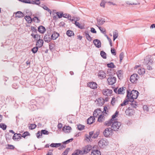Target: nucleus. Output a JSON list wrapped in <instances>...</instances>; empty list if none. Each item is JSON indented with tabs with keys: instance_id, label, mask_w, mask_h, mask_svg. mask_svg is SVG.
Instances as JSON below:
<instances>
[{
	"instance_id": "nucleus-16",
	"label": "nucleus",
	"mask_w": 155,
	"mask_h": 155,
	"mask_svg": "<svg viewBox=\"0 0 155 155\" xmlns=\"http://www.w3.org/2000/svg\"><path fill=\"white\" fill-rule=\"evenodd\" d=\"M93 42L97 47L99 48L101 47V43L99 40L98 39H95L93 41Z\"/></svg>"
},
{
	"instance_id": "nucleus-29",
	"label": "nucleus",
	"mask_w": 155,
	"mask_h": 155,
	"mask_svg": "<svg viewBox=\"0 0 155 155\" xmlns=\"http://www.w3.org/2000/svg\"><path fill=\"white\" fill-rule=\"evenodd\" d=\"M85 35L87 39L89 41H91L92 40V38L91 37L87 31L85 32Z\"/></svg>"
},
{
	"instance_id": "nucleus-28",
	"label": "nucleus",
	"mask_w": 155,
	"mask_h": 155,
	"mask_svg": "<svg viewBox=\"0 0 155 155\" xmlns=\"http://www.w3.org/2000/svg\"><path fill=\"white\" fill-rule=\"evenodd\" d=\"M16 17L18 18H21L24 16V15L23 13L20 11L17 12L15 14Z\"/></svg>"
},
{
	"instance_id": "nucleus-15",
	"label": "nucleus",
	"mask_w": 155,
	"mask_h": 155,
	"mask_svg": "<svg viewBox=\"0 0 155 155\" xmlns=\"http://www.w3.org/2000/svg\"><path fill=\"white\" fill-rule=\"evenodd\" d=\"M91 155H101L100 151L97 150H92L91 153Z\"/></svg>"
},
{
	"instance_id": "nucleus-26",
	"label": "nucleus",
	"mask_w": 155,
	"mask_h": 155,
	"mask_svg": "<svg viewBox=\"0 0 155 155\" xmlns=\"http://www.w3.org/2000/svg\"><path fill=\"white\" fill-rule=\"evenodd\" d=\"M117 76L119 79L122 78L123 75V71L122 70H120L118 71L117 73Z\"/></svg>"
},
{
	"instance_id": "nucleus-23",
	"label": "nucleus",
	"mask_w": 155,
	"mask_h": 155,
	"mask_svg": "<svg viewBox=\"0 0 155 155\" xmlns=\"http://www.w3.org/2000/svg\"><path fill=\"white\" fill-rule=\"evenodd\" d=\"M137 72L139 74L143 75L145 73V69L144 68H140L138 69Z\"/></svg>"
},
{
	"instance_id": "nucleus-2",
	"label": "nucleus",
	"mask_w": 155,
	"mask_h": 155,
	"mask_svg": "<svg viewBox=\"0 0 155 155\" xmlns=\"http://www.w3.org/2000/svg\"><path fill=\"white\" fill-rule=\"evenodd\" d=\"M139 92L137 91L133 90L130 92L128 91H127V97L129 101L131 102H133L134 99L137 98Z\"/></svg>"
},
{
	"instance_id": "nucleus-40",
	"label": "nucleus",
	"mask_w": 155,
	"mask_h": 155,
	"mask_svg": "<svg viewBox=\"0 0 155 155\" xmlns=\"http://www.w3.org/2000/svg\"><path fill=\"white\" fill-rule=\"evenodd\" d=\"M85 140L87 142L91 141L92 140L91 138L88 134L85 135Z\"/></svg>"
},
{
	"instance_id": "nucleus-32",
	"label": "nucleus",
	"mask_w": 155,
	"mask_h": 155,
	"mask_svg": "<svg viewBox=\"0 0 155 155\" xmlns=\"http://www.w3.org/2000/svg\"><path fill=\"white\" fill-rule=\"evenodd\" d=\"M105 21L104 20H102L100 19H97V22L98 25H103L105 22Z\"/></svg>"
},
{
	"instance_id": "nucleus-33",
	"label": "nucleus",
	"mask_w": 155,
	"mask_h": 155,
	"mask_svg": "<svg viewBox=\"0 0 155 155\" xmlns=\"http://www.w3.org/2000/svg\"><path fill=\"white\" fill-rule=\"evenodd\" d=\"M25 18L28 23H31V22L32 19L29 16H26L25 17Z\"/></svg>"
},
{
	"instance_id": "nucleus-55",
	"label": "nucleus",
	"mask_w": 155,
	"mask_h": 155,
	"mask_svg": "<svg viewBox=\"0 0 155 155\" xmlns=\"http://www.w3.org/2000/svg\"><path fill=\"white\" fill-rule=\"evenodd\" d=\"M34 38L36 40H38L40 39V36L38 34H35V36Z\"/></svg>"
},
{
	"instance_id": "nucleus-19",
	"label": "nucleus",
	"mask_w": 155,
	"mask_h": 155,
	"mask_svg": "<svg viewBox=\"0 0 155 155\" xmlns=\"http://www.w3.org/2000/svg\"><path fill=\"white\" fill-rule=\"evenodd\" d=\"M21 135L20 134H14L13 137V139L15 140H18L19 139H20L21 137Z\"/></svg>"
},
{
	"instance_id": "nucleus-41",
	"label": "nucleus",
	"mask_w": 155,
	"mask_h": 155,
	"mask_svg": "<svg viewBox=\"0 0 155 155\" xmlns=\"http://www.w3.org/2000/svg\"><path fill=\"white\" fill-rule=\"evenodd\" d=\"M118 35L117 31L114 32L113 33V40L114 41L117 38Z\"/></svg>"
},
{
	"instance_id": "nucleus-51",
	"label": "nucleus",
	"mask_w": 155,
	"mask_h": 155,
	"mask_svg": "<svg viewBox=\"0 0 155 155\" xmlns=\"http://www.w3.org/2000/svg\"><path fill=\"white\" fill-rule=\"evenodd\" d=\"M32 20L36 23H38L40 22L39 19L36 17H35L33 18Z\"/></svg>"
},
{
	"instance_id": "nucleus-58",
	"label": "nucleus",
	"mask_w": 155,
	"mask_h": 155,
	"mask_svg": "<svg viewBox=\"0 0 155 155\" xmlns=\"http://www.w3.org/2000/svg\"><path fill=\"white\" fill-rule=\"evenodd\" d=\"M63 16L64 18H71V16L70 15H68L67 14H64L63 15Z\"/></svg>"
},
{
	"instance_id": "nucleus-34",
	"label": "nucleus",
	"mask_w": 155,
	"mask_h": 155,
	"mask_svg": "<svg viewBox=\"0 0 155 155\" xmlns=\"http://www.w3.org/2000/svg\"><path fill=\"white\" fill-rule=\"evenodd\" d=\"M51 39L50 38V37L48 35L45 36L44 38V41L48 42L50 41Z\"/></svg>"
},
{
	"instance_id": "nucleus-43",
	"label": "nucleus",
	"mask_w": 155,
	"mask_h": 155,
	"mask_svg": "<svg viewBox=\"0 0 155 155\" xmlns=\"http://www.w3.org/2000/svg\"><path fill=\"white\" fill-rule=\"evenodd\" d=\"M101 55L105 59L106 58V53L103 51H101Z\"/></svg>"
},
{
	"instance_id": "nucleus-27",
	"label": "nucleus",
	"mask_w": 155,
	"mask_h": 155,
	"mask_svg": "<svg viewBox=\"0 0 155 155\" xmlns=\"http://www.w3.org/2000/svg\"><path fill=\"white\" fill-rule=\"evenodd\" d=\"M59 36V33L57 32H54L52 35L51 37L52 39L55 40L58 38Z\"/></svg>"
},
{
	"instance_id": "nucleus-14",
	"label": "nucleus",
	"mask_w": 155,
	"mask_h": 155,
	"mask_svg": "<svg viewBox=\"0 0 155 155\" xmlns=\"http://www.w3.org/2000/svg\"><path fill=\"white\" fill-rule=\"evenodd\" d=\"M98 76L101 79H102L106 77V74L103 71H101L98 73Z\"/></svg>"
},
{
	"instance_id": "nucleus-3",
	"label": "nucleus",
	"mask_w": 155,
	"mask_h": 155,
	"mask_svg": "<svg viewBox=\"0 0 155 155\" xmlns=\"http://www.w3.org/2000/svg\"><path fill=\"white\" fill-rule=\"evenodd\" d=\"M112 130L111 128H107L104 131L103 134L107 137H110L112 135Z\"/></svg>"
},
{
	"instance_id": "nucleus-24",
	"label": "nucleus",
	"mask_w": 155,
	"mask_h": 155,
	"mask_svg": "<svg viewBox=\"0 0 155 155\" xmlns=\"http://www.w3.org/2000/svg\"><path fill=\"white\" fill-rule=\"evenodd\" d=\"M104 113L100 116L98 118L97 121L99 122H102L104 121L105 117L104 116Z\"/></svg>"
},
{
	"instance_id": "nucleus-64",
	"label": "nucleus",
	"mask_w": 155,
	"mask_h": 155,
	"mask_svg": "<svg viewBox=\"0 0 155 155\" xmlns=\"http://www.w3.org/2000/svg\"><path fill=\"white\" fill-rule=\"evenodd\" d=\"M91 32L94 33H96V31L95 30V29L93 28H91Z\"/></svg>"
},
{
	"instance_id": "nucleus-60",
	"label": "nucleus",
	"mask_w": 155,
	"mask_h": 155,
	"mask_svg": "<svg viewBox=\"0 0 155 155\" xmlns=\"http://www.w3.org/2000/svg\"><path fill=\"white\" fill-rule=\"evenodd\" d=\"M100 5L101 6L104 8L105 5V2L103 0L102 1Z\"/></svg>"
},
{
	"instance_id": "nucleus-10",
	"label": "nucleus",
	"mask_w": 155,
	"mask_h": 155,
	"mask_svg": "<svg viewBox=\"0 0 155 155\" xmlns=\"http://www.w3.org/2000/svg\"><path fill=\"white\" fill-rule=\"evenodd\" d=\"M97 105L98 106H101L104 103V100L102 97L99 98L95 101Z\"/></svg>"
},
{
	"instance_id": "nucleus-6",
	"label": "nucleus",
	"mask_w": 155,
	"mask_h": 155,
	"mask_svg": "<svg viewBox=\"0 0 155 155\" xmlns=\"http://www.w3.org/2000/svg\"><path fill=\"white\" fill-rule=\"evenodd\" d=\"M116 81V78L113 76H110L107 79V81L110 85L113 84L115 83Z\"/></svg>"
},
{
	"instance_id": "nucleus-17",
	"label": "nucleus",
	"mask_w": 155,
	"mask_h": 155,
	"mask_svg": "<svg viewBox=\"0 0 155 155\" xmlns=\"http://www.w3.org/2000/svg\"><path fill=\"white\" fill-rule=\"evenodd\" d=\"M95 120L94 117H90L87 120V123L88 124H91L94 122Z\"/></svg>"
},
{
	"instance_id": "nucleus-59",
	"label": "nucleus",
	"mask_w": 155,
	"mask_h": 155,
	"mask_svg": "<svg viewBox=\"0 0 155 155\" xmlns=\"http://www.w3.org/2000/svg\"><path fill=\"white\" fill-rule=\"evenodd\" d=\"M111 53L112 54L114 55H116V52L115 51V50L114 48H111Z\"/></svg>"
},
{
	"instance_id": "nucleus-1",
	"label": "nucleus",
	"mask_w": 155,
	"mask_h": 155,
	"mask_svg": "<svg viewBox=\"0 0 155 155\" xmlns=\"http://www.w3.org/2000/svg\"><path fill=\"white\" fill-rule=\"evenodd\" d=\"M143 63L147 70H151L153 69V61L151 56H146L144 59Z\"/></svg>"
},
{
	"instance_id": "nucleus-50",
	"label": "nucleus",
	"mask_w": 155,
	"mask_h": 155,
	"mask_svg": "<svg viewBox=\"0 0 155 155\" xmlns=\"http://www.w3.org/2000/svg\"><path fill=\"white\" fill-rule=\"evenodd\" d=\"M120 61L121 62L124 57V54L123 52H121L119 55Z\"/></svg>"
},
{
	"instance_id": "nucleus-31",
	"label": "nucleus",
	"mask_w": 155,
	"mask_h": 155,
	"mask_svg": "<svg viewBox=\"0 0 155 155\" xmlns=\"http://www.w3.org/2000/svg\"><path fill=\"white\" fill-rule=\"evenodd\" d=\"M61 145V144L60 143H52L51 144L50 146L51 147H57Z\"/></svg>"
},
{
	"instance_id": "nucleus-48",
	"label": "nucleus",
	"mask_w": 155,
	"mask_h": 155,
	"mask_svg": "<svg viewBox=\"0 0 155 155\" xmlns=\"http://www.w3.org/2000/svg\"><path fill=\"white\" fill-rule=\"evenodd\" d=\"M107 66L108 68H114L115 67V66L113 63L111 62L110 64H107Z\"/></svg>"
},
{
	"instance_id": "nucleus-42",
	"label": "nucleus",
	"mask_w": 155,
	"mask_h": 155,
	"mask_svg": "<svg viewBox=\"0 0 155 155\" xmlns=\"http://www.w3.org/2000/svg\"><path fill=\"white\" fill-rule=\"evenodd\" d=\"M85 126L84 125L79 124L78 125V130H84V128Z\"/></svg>"
},
{
	"instance_id": "nucleus-4",
	"label": "nucleus",
	"mask_w": 155,
	"mask_h": 155,
	"mask_svg": "<svg viewBox=\"0 0 155 155\" xmlns=\"http://www.w3.org/2000/svg\"><path fill=\"white\" fill-rule=\"evenodd\" d=\"M108 142L106 140L101 139L98 142V145L101 148H104L108 144Z\"/></svg>"
},
{
	"instance_id": "nucleus-37",
	"label": "nucleus",
	"mask_w": 155,
	"mask_h": 155,
	"mask_svg": "<svg viewBox=\"0 0 155 155\" xmlns=\"http://www.w3.org/2000/svg\"><path fill=\"white\" fill-rule=\"evenodd\" d=\"M66 34L69 36H71L74 35L73 31L71 30H68Z\"/></svg>"
},
{
	"instance_id": "nucleus-53",
	"label": "nucleus",
	"mask_w": 155,
	"mask_h": 155,
	"mask_svg": "<svg viewBox=\"0 0 155 155\" xmlns=\"http://www.w3.org/2000/svg\"><path fill=\"white\" fill-rule=\"evenodd\" d=\"M59 18H61L63 16V13L62 12H57L56 13Z\"/></svg>"
},
{
	"instance_id": "nucleus-11",
	"label": "nucleus",
	"mask_w": 155,
	"mask_h": 155,
	"mask_svg": "<svg viewBox=\"0 0 155 155\" xmlns=\"http://www.w3.org/2000/svg\"><path fill=\"white\" fill-rule=\"evenodd\" d=\"M135 0H127L126 1V3L128 5H139L140 3L137 2H135Z\"/></svg>"
},
{
	"instance_id": "nucleus-54",
	"label": "nucleus",
	"mask_w": 155,
	"mask_h": 155,
	"mask_svg": "<svg viewBox=\"0 0 155 155\" xmlns=\"http://www.w3.org/2000/svg\"><path fill=\"white\" fill-rule=\"evenodd\" d=\"M130 105H131L132 107L134 108H136L137 104H136V103L133 101V102H131V103L130 104Z\"/></svg>"
},
{
	"instance_id": "nucleus-57",
	"label": "nucleus",
	"mask_w": 155,
	"mask_h": 155,
	"mask_svg": "<svg viewBox=\"0 0 155 155\" xmlns=\"http://www.w3.org/2000/svg\"><path fill=\"white\" fill-rule=\"evenodd\" d=\"M8 147L7 148L8 149L13 150L15 148V147H14V146L12 145L8 144Z\"/></svg>"
},
{
	"instance_id": "nucleus-9",
	"label": "nucleus",
	"mask_w": 155,
	"mask_h": 155,
	"mask_svg": "<svg viewBox=\"0 0 155 155\" xmlns=\"http://www.w3.org/2000/svg\"><path fill=\"white\" fill-rule=\"evenodd\" d=\"M112 91L108 88H105L103 90L102 92L104 95L106 96H110L112 93Z\"/></svg>"
},
{
	"instance_id": "nucleus-47",
	"label": "nucleus",
	"mask_w": 155,
	"mask_h": 155,
	"mask_svg": "<svg viewBox=\"0 0 155 155\" xmlns=\"http://www.w3.org/2000/svg\"><path fill=\"white\" fill-rule=\"evenodd\" d=\"M6 127V125L2 123L0 124V127L2 128L3 130H5Z\"/></svg>"
},
{
	"instance_id": "nucleus-62",
	"label": "nucleus",
	"mask_w": 155,
	"mask_h": 155,
	"mask_svg": "<svg viewBox=\"0 0 155 155\" xmlns=\"http://www.w3.org/2000/svg\"><path fill=\"white\" fill-rule=\"evenodd\" d=\"M68 151V149H66L62 153V155H67Z\"/></svg>"
},
{
	"instance_id": "nucleus-22",
	"label": "nucleus",
	"mask_w": 155,
	"mask_h": 155,
	"mask_svg": "<svg viewBox=\"0 0 155 155\" xmlns=\"http://www.w3.org/2000/svg\"><path fill=\"white\" fill-rule=\"evenodd\" d=\"M133 110L131 109H130L129 108L126 110L125 113L128 116H131L132 114Z\"/></svg>"
},
{
	"instance_id": "nucleus-36",
	"label": "nucleus",
	"mask_w": 155,
	"mask_h": 155,
	"mask_svg": "<svg viewBox=\"0 0 155 155\" xmlns=\"http://www.w3.org/2000/svg\"><path fill=\"white\" fill-rule=\"evenodd\" d=\"M129 101L128 99L125 100L122 103L120 104V106H123L127 105L128 104Z\"/></svg>"
},
{
	"instance_id": "nucleus-21",
	"label": "nucleus",
	"mask_w": 155,
	"mask_h": 155,
	"mask_svg": "<svg viewBox=\"0 0 155 155\" xmlns=\"http://www.w3.org/2000/svg\"><path fill=\"white\" fill-rule=\"evenodd\" d=\"M38 31L41 33L43 34L46 31L45 28L42 26H40L38 28Z\"/></svg>"
},
{
	"instance_id": "nucleus-46",
	"label": "nucleus",
	"mask_w": 155,
	"mask_h": 155,
	"mask_svg": "<svg viewBox=\"0 0 155 155\" xmlns=\"http://www.w3.org/2000/svg\"><path fill=\"white\" fill-rule=\"evenodd\" d=\"M76 151H77V153H78L79 154L83 155L84 154H86L85 153H84L83 148H82L81 150H76Z\"/></svg>"
},
{
	"instance_id": "nucleus-12",
	"label": "nucleus",
	"mask_w": 155,
	"mask_h": 155,
	"mask_svg": "<svg viewBox=\"0 0 155 155\" xmlns=\"http://www.w3.org/2000/svg\"><path fill=\"white\" fill-rule=\"evenodd\" d=\"M87 85L90 88L93 89H95L97 87V84L94 82H89L87 84Z\"/></svg>"
},
{
	"instance_id": "nucleus-38",
	"label": "nucleus",
	"mask_w": 155,
	"mask_h": 155,
	"mask_svg": "<svg viewBox=\"0 0 155 155\" xmlns=\"http://www.w3.org/2000/svg\"><path fill=\"white\" fill-rule=\"evenodd\" d=\"M124 88L123 87L120 88L118 89V94H124Z\"/></svg>"
},
{
	"instance_id": "nucleus-18",
	"label": "nucleus",
	"mask_w": 155,
	"mask_h": 155,
	"mask_svg": "<svg viewBox=\"0 0 155 155\" xmlns=\"http://www.w3.org/2000/svg\"><path fill=\"white\" fill-rule=\"evenodd\" d=\"M43 43L44 42L43 40L40 39L37 40V41L36 42V45L39 48L43 46Z\"/></svg>"
},
{
	"instance_id": "nucleus-7",
	"label": "nucleus",
	"mask_w": 155,
	"mask_h": 155,
	"mask_svg": "<svg viewBox=\"0 0 155 155\" xmlns=\"http://www.w3.org/2000/svg\"><path fill=\"white\" fill-rule=\"evenodd\" d=\"M139 78V77L137 74H134L131 76L130 78V81L132 83H134L137 82Z\"/></svg>"
},
{
	"instance_id": "nucleus-63",
	"label": "nucleus",
	"mask_w": 155,
	"mask_h": 155,
	"mask_svg": "<svg viewBox=\"0 0 155 155\" xmlns=\"http://www.w3.org/2000/svg\"><path fill=\"white\" fill-rule=\"evenodd\" d=\"M143 108L144 110H146L147 111H148V108L146 105H144L143 106Z\"/></svg>"
},
{
	"instance_id": "nucleus-56",
	"label": "nucleus",
	"mask_w": 155,
	"mask_h": 155,
	"mask_svg": "<svg viewBox=\"0 0 155 155\" xmlns=\"http://www.w3.org/2000/svg\"><path fill=\"white\" fill-rule=\"evenodd\" d=\"M35 1H33L32 3L35 4L37 5H39L40 4V2H39L40 0H35Z\"/></svg>"
},
{
	"instance_id": "nucleus-39",
	"label": "nucleus",
	"mask_w": 155,
	"mask_h": 155,
	"mask_svg": "<svg viewBox=\"0 0 155 155\" xmlns=\"http://www.w3.org/2000/svg\"><path fill=\"white\" fill-rule=\"evenodd\" d=\"M41 7L43 8V9L48 12L50 14H51V11L50 9H49L47 6L45 5H43V6H41Z\"/></svg>"
},
{
	"instance_id": "nucleus-61",
	"label": "nucleus",
	"mask_w": 155,
	"mask_h": 155,
	"mask_svg": "<svg viewBox=\"0 0 155 155\" xmlns=\"http://www.w3.org/2000/svg\"><path fill=\"white\" fill-rule=\"evenodd\" d=\"M73 139L72 138H71V139H69L67 140H66V141H64V144H67V143H69V142H71L73 140Z\"/></svg>"
},
{
	"instance_id": "nucleus-49",
	"label": "nucleus",
	"mask_w": 155,
	"mask_h": 155,
	"mask_svg": "<svg viewBox=\"0 0 155 155\" xmlns=\"http://www.w3.org/2000/svg\"><path fill=\"white\" fill-rule=\"evenodd\" d=\"M30 135V134L28 132L26 131V132H25L22 134V137H23L25 138L26 136H28V135Z\"/></svg>"
},
{
	"instance_id": "nucleus-35",
	"label": "nucleus",
	"mask_w": 155,
	"mask_h": 155,
	"mask_svg": "<svg viewBox=\"0 0 155 155\" xmlns=\"http://www.w3.org/2000/svg\"><path fill=\"white\" fill-rule=\"evenodd\" d=\"M74 24L78 28L81 29H82L83 28V26L81 25V24L78 22L76 21H74Z\"/></svg>"
},
{
	"instance_id": "nucleus-44",
	"label": "nucleus",
	"mask_w": 155,
	"mask_h": 155,
	"mask_svg": "<svg viewBox=\"0 0 155 155\" xmlns=\"http://www.w3.org/2000/svg\"><path fill=\"white\" fill-rule=\"evenodd\" d=\"M49 132L45 130H42L41 131V135H42V134H48Z\"/></svg>"
},
{
	"instance_id": "nucleus-5",
	"label": "nucleus",
	"mask_w": 155,
	"mask_h": 155,
	"mask_svg": "<svg viewBox=\"0 0 155 155\" xmlns=\"http://www.w3.org/2000/svg\"><path fill=\"white\" fill-rule=\"evenodd\" d=\"M121 125V124L120 122L114 121L111 125V127L112 128V130L114 131H117Z\"/></svg>"
},
{
	"instance_id": "nucleus-30",
	"label": "nucleus",
	"mask_w": 155,
	"mask_h": 155,
	"mask_svg": "<svg viewBox=\"0 0 155 155\" xmlns=\"http://www.w3.org/2000/svg\"><path fill=\"white\" fill-rule=\"evenodd\" d=\"M118 114V112L116 111L114 114L112 116L111 119L114 121H116V118Z\"/></svg>"
},
{
	"instance_id": "nucleus-52",
	"label": "nucleus",
	"mask_w": 155,
	"mask_h": 155,
	"mask_svg": "<svg viewBox=\"0 0 155 155\" xmlns=\"http://www.w3.org/2000/svg\"><path fill=\"white\" fill-rule=\"evenodd\" d=\"M36 125L35 124H31L29 127V129L32 130L36 127Z\"/></svg>"
},
{
	"instance_id": "nucleus-8",
	"label": "nucleus",
	"mask_w": 155,
	"mask_h": 155,
	"mask_svg": "<svg viewBox=\"0 0 155 155\" xmlns=\"http://www.w3.org/2000/svg\"><path fill=\"white\" fill-rule=\"evenodd\" d=\"M104 113V112H102L100 109H97L94 111L93 113V116L94 117H99Z\"/></svg>"
},
{
	"instance_id": "nucleus-25",
	"label": "nucleus",
	"mask_w": 155,
	"mask_h": 155,
	"mask_svg": "<svg viewBox=\"0 0 155 155\" xmlns=\"http://www.w3.org/2000/svg\"><path fill=\"white\" fill-rule=\"evenodd\" d=\"M114 121L113 120H112L111 119L110 120L106 121L104 122V124L105 125H106L107 126H109L112 125L113 123H114Z\"/></svg>"
},
{
	"instance_id": "nucleus-20",
	"label": "nucleus",
	"mask_w": 155,
	"mask_h": 155,
	"mask_svg": "<svg viewBox=\"0 0 155 155\" xmlns=\"http://www.w3.org/2000/svg\"><path fill=\"white\" fill-rule=\"evenodd\" d=\"M71 129V127L69 126H64L63 128V130L65 133H69Z\"/></svg>"
},
{
	"instance_id": "nucleus-45",
	"label": "nucleus",
	"mask_w": 155,
	"mask_h": 155,
	"mask_svg": "<svg viewBox=\"0 0 155 155\" xmlns=\"http://www.w3.org/2000/svg\"><path fill=\"white\" fill-rule=\"evenodd\" d=\"M38 46L34 47L31 50L32 52L35 54L36 53L38 49Z\"/></svg>"
},
{
	"instance_id": "nucleus-13",
	"label": "nucleus",
	"mask_w": 155,
	"mask_h": 155,
	"mask_svg": "<svg viewBox=\"0 0 155 155\" xmlns=\"http://www.w3.org/2000/svg\"><path fill=\"white\" fill-rule=\"evenodd\" d=\"M84 153L86 154L89 152L91 149V147L90 145H87L83 148Z\"/></svg>"
}]
</instances>
